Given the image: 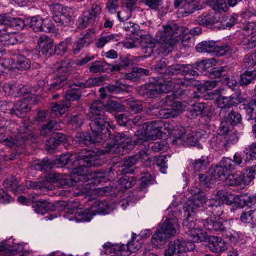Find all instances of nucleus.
Listing matches in <instances>:
<instances>
[{
	"label": "nucleus",
	"mask_w": 256,
	"mask_h": 256,
	"mask_svg": "<svg viewBox=\"0 0 256 256\" xmlns=\"http://www.w3.org/2000/svg\"><path fill=\"white\" fill-rule=\"evenodd\" d=\"M90 120V126L92 133L98 137L100 140H104L108 136L110 140L114 141L105 144L106 150L110 154H119L120 149L124 150V144L130 142L128 134L110 132V126L108 118L104 111V103L101 100L94 102L90 108V112L86 116Z\"/></svg>",
	"instance_id": "f257e3e1"
},
{
	"label": "nucleus",
	"mask_w": 256,
	"mask_h": 256,
	"mask_svg": "<svg viewBox=\"0 0 256 256\" xmlns=\"http://www.w3.org/2000/svg\"><path fill=\"white\" fill-rule=\"evenodd\" d=\"M190 193L192 198L183 206L185 216L187 217L183 222V226L186 232L192 238L189 241L194 244L202 241L206 238V233L200 228L195 216L205 202L206 194L198 187L192 188Z\"/></svg>",
	"instance_id": "f03ea898"
},
{
	"label": "nucleus",
	"mask_w": 256,
	"mask_h": 256,
	"mask_svg": "<svg viewBox=\"0 0 256 256\" xmlns=\"http://www.w3.org/2000/svg\"><path fill=\"white\" fill-rule=\"evenodd\" d=\"M187 78H176L171 80H160L155 82L149 83L142 86L139 90V94L146 98H156L164 93L172 92L176 85L186 87Z\"/></svg>",
	"instance_id": "7ed1b4c3"
},
{
	"label": "nucleus",
	"mask_w": 256,
	"mask_h": 256,
	"mask_svg": "<svg viewBox=\"0 0 256 256\" xmlns=\"http://www.w3.org/2000/svg\"><path fill=\"white\" fill-rule=\"evenodd\" d=\"M182 34V30L178 24L171 23L166 25L160 36V43L158 48L159 54L168 55L172 52L173 48L180 40Z\"/></svg>",
	"instance_id": "20e7f679"
},
{
	"label": "nucleus",
	"mask_w": 256,
	"mask_h": 256,
	"mask_svg": "<svg viewBox=\"0 0 256 256\" xmlns=\"http://www.w3.org/2000/svg\"><path fill=\"white\" fill-rule=\"evenodd\" d=\"M162 126L163 122L161 120L147 122L145 124L144 135H140L137 136L134 140H132V138L128 134L130 142L124 144V150L132 149L135 146L142 145L144 143H148V141L149 140L158 138L160 136Z\"/></svg>",
	"instance_id": "39448f33"
},
{
	"label": "nucleus",
	"mask_w": 256,
	"mask_h": 256,
	"mask_svg": "<svg viewBox=\"0 0 256 256\" xmlns=\"http://www.w3.org/2000/svg\"><path fill=\"white\" fill-rule=\"evenodd\" d=\"M98 151L96 153L90 152L82 160H76V166L73 165L70 168L72 170V172L74 175H77L80 178L78 180L82 181L83 180H86V176L90 174L88 173V168L91 167H98L102 166L104 162L100 158L99 152Z\"/></svg>",
	"instance_id": "423d86ee"
},
{
	"label": "nucleus",
	"mask_w": 256,
	"mask_h": 256,
	"mask_svg": "<svg viewBox=\"0 0 256 256\" xmlns=\"http://www.w3.org/2000/svg\"><path fill=\"white\" fill-rule=\"evenodd\" d=\"M179 228L176 218L166 220L161 228L153 235L152 239L153 244L156 246L163 244L168 238L176 234Z\"/></svg>",
	"instance_id": "0eeeda50"
},
{
	"label": "nucleus",
	"mask_w": 256,
	"mask_h": 256,
	"mask_svg": "<svg viewBox=\"0 0 256 256\" xmlns=\"http://www.w3.org/2000/svg\"><path fill=\"white\" fill-rule=\"evenodd\" d=\"M77 156L68 152L63 154L55 160L54 164L48 158H44L42 161H38L34 166V168L37 170L47 171L54 168V164L58 165L59 167H62L66 165L76 166V160Z\"/></svg>",
	"instance_id": "6e6552de"
},
{
	"label": "nucleus",
	"mask_w": 256,
	"mask_h": 256,
	"mask_svg": "<svg viewBox=\"0 0 256 256\" xmlns=\"http://www.w3.org/2000/svg\"><path fill=\"white\" fill-rule=\"evenodd\" d=\"M82 92L79 88H72L66 91V100L57 103L52 104L51 112L56 116L64 114L71 106V102L78 100L82 96Z\"/></svg>",
	"instance_id": "1a4fd4ad"
},
{
	"label": "nucleus",
	"mask_w": 256,
	"mask_h": 256,
	"mask_svg": "<svg viewBox=\"0 0 256 256\" xmlns=\"http://www.w3.org/2000/svg\"><path fill=\"white\" fill-rule=\"evenodd\" d=\"M50 10L54 20L60 26H68L74 20V12L71 8H63L61 5L57 4L51 6Z\"/></svg>",
	"instance_id": "9d476101"
},
{
	"label": "nucleus",
	"mask_w": 256,
	"mask_h": 256,
	"mask_svg": "<svg viewBox=\"0 0 256 256\" xmlns=\"http://www.w3.org/2000/svg\"><path fill=\"white\" fill-rule=\"evenodd\" d=\"M194 244L190 241L176 239L170 242L165 250V256H185L186 254L195 249Z\"/></svg>",
	"instance_id": "9b49d317"
},
{
	"label": "nucleus",
	"mask_w": 256,
	"mask_h": 256,
	"mask_svg": "<svg viewBox=\"0 0 256 256\" xmlns=\"http://www.w3.org/2000/svg\"><path fill=\"white\" fill-rule=\"evenodd\" d=\"M10 16L6 14H0V42L4 46H14L20 42V36L15 33L8 31V26Z\"/></svg>",
	"instance_id": "f8f14e48"
},
{
	"label": "nucleus",
	"mask_w": 256,
	"mask_h": 256,
	"mask_svg": "<svg viewBox=\"0 0 256 256\" xmlns=\"http://www.w3.org/2000/svg\"><path fill=\"white\" fill-rule=\"evenodd\" d=\"M2 105V110H8L7 112L10 114L12 116H16L18 118H22L25 116L26 114L30 110L32 106L33 105L30 104L28 102L22 100H20L13 106H10V104L12 106L11 102H4Z\"/></svg>",
	"instance_id": "ddd939ff"
},
{
	"label": "nucleus",
	"mask_w": 256,
	"mask_h": 256,
	"mask_svg": "<svg viewBox=\"0 0 256 256\" xmlns=\"http://www.w3.org/2000/svg\"><path fill=\"white\" fill-rule=\"evenodd\" d=\"M234 171H238V170L232 160L224 158L220 164L214 168L212 174L216 179L220 180L222 178H225L227 174Z\"/></svg>",
	"instance_id": "4468645a"
},
{
	"label": "nucleus",
	"mask_w": 256,
	"mask_h": 256,
	"mask_svg": "<svg viewBox=\"0 0 256 256\" xmlns=\"http://www.w3.org/2000/svg\"><path fill=\"white\" fill-rule=\"evenodd\" d=\"M246 101V98H243L240 92H236L230 96H220L218 100V106L221 110L230 108L236 107L240 104Z\"/></svg>",
	"instance_id": "2eb2a0df"
},
{
	"label": "nucleus",
	"mask_w": 256,
	"mask_h": 256,
	"mask_svg": "<svg viewBox=\"0 0 256 256\" xmlns=\"http://www.w3.org/2000/svg\"><path fill=\"white\" fill-rule=\"evenodd\" d=\"M228 224L222 218L211 217L206 220L204 226L208 230L224 234L226 232Z\"/></svg>",
	"instance_id": "dca6fc26"
},
{
	"label": "nucleus",
	"mask_w": 256,
	"mask_h": 256,
	"mask_svg": "<svg viewBox=\"0 0 256 256\" xmlns=\"http://www.w3.org/2000/svg\"><path fill=\"white\" fill-rule=\"evenodd\" d=\"M35 139V136L26 126L20 128V133L14 139V144L18 148H21L20 150H18L16 154L18 155L21 154L23 152V147L29 140H32Z\"/></svg>",
	"instance_id": "f3484780"
},
{
	"label": "nucleus",
	"mask_w": 256,
	"mask_h": 256,
	"mask_svg": "<svg viewBox=\"0 0 256 256\" xmlns=\"http://www.w3.org/2000/svg\"><path fill=\"white\" fill-rule=\"evenodd\" d=\"M101 9L98 5L93 6L90 11L85 12L78 21V27L85 28L94 24L96 18L100 14Z\"/></svg>",
	"instance_id": "a211bd4d"
},
{
	"label": "nucleus",
	"mask_w": 256,
	"mask_h": 256,
	"mask_svg": "<svg viewBox=\"0 0 256 256\" xmlns=\"http://www.w3.org/2000/svg\"><path fill=\"white\" fill-rule=\"evenodd\" d=\"M38 46L39 52L46 58L54 54V40L46 36H42L38 39Z\"/></svg>",
	"instance_id": "6ab92c4d"
},
{
	"label": "nucleus",
	"mask_w": 256,
	"mask_h": 256,
	"mask_svg": "<svg viewBox=\"0 0 256 256\" xmlns=\"http://www.w3.org/2000/svg\"><path fill=\"white\" fill-rule=\"evenodd\" d=\"M16 97H23V100L30 102V104H36L37 102L36 95L32 94L28 86L18 84Z\"/></svg>",
	"instance_id": "aec40b11"
},
{
	"label": "nucleus",
	"mask_w": 256,
	"mask_h": 256,
	"mask_svg": "<svg viewBox=\"0 0 256 256\" xmlns=\"http://www.w3.org/2000/svg\"><path fill=\"white\" fill-rule=\"evenodd\" d=\"M103 247L106 254H112V256H129L128 252L126 250L125 245L107 242Z\"/></svg>",
	"instance_id": "412c9836"
},
{
	"label": "nucleus",
	"mask_w": 256,
	"mask_h": 256,
	"mask_svg": "<svg viewBox=\"0 0 256 256\" xmlns=\"http://www.w3.org/2000/svg\"><path fill=\"white\" fill-rule=\"evenodd\" d=\"M74 140L80 144L88 146L92 144H98L101 143L98 137L92 133H78L74 138Z\"/></svg>",
	"instance_id": "4be33fe9"
},
{
	"label": "nucleus",
	"mask_w": 256,
	"mask_h": 256,
	"mask_svg": "<svg viewBox=\"0 0 256 256\" xmlns=\"http://www.w3.org/2000/svg\"><path fill=\"white\" fill-rule=\"evenodd\" d=\"M220 116L233 126L240 124L242 120L240 114L234 110H226V109L221 110Z\"/></svg>",
	"instance_id": "5701e85b"
},
{
	"label": "nucleus",
	"mask_w": 256,
	"mask_h": 256,
	"mask_svg": "<svg viewBox=\"0 0 256 256\" xmlns=\"http://www.w3.org/2000/svg\"><path fill=\"white\" fill-rule=\"evenodd\" d=\"M208 240V246L212 252L220 253L226 249V244L221 238L210 236Z\"/></svg>",
	"instance_id": "b1692460"
},
{
	"label": "nucleus",
	"mask_w": 256,
	"mask_h": 256,
	"mask_svg": "<svg viewBox=\"0 0 256 256\" xmlns=\"http://www.w3.org/2000/svg\"><path fill=\"white\" fill-rule=\"evenodd\" d=\"M210 108L208 104L204 102H197L192 104V110L190 112V116L192 118H196L200 115L204 116H210Z\"/></svg>",
	"instance_id": "393cba45"
},
{
	"label": "nucleus",
	"mask_w": 256,
	"mask_h": 256,
	"mask_svg": "<svg viewBox=\"0 0 256 256\" xmlns=\"http://www.w3.org/2000/svg\"><path fill=\"white\" fill-rule=\"evenodd\" d=\"M94 204H92L90 206V210L94 216L96 214H107L112 210V206L106 202L96 200Z\"/></svg>",
	"instance_id": "a878e982"
},
{
	"label": "nucleus",
	"mask_w": 256,
	"mask_h": 256,
	"mask_svg": "<svg viewBox=\"0 0 256 256\" xmlns=\"http://www.w3.org/2000/svg\"><path fill=\"white\" fill-rule=\"evenodd\" d=\"M210 146L214 150L222 153L228 152L229 149V144L221 136L212 138Z\"/></svg>",
	"instance_id": "bb28decb"
},
{
	"label": "nucleus",
	"mask_w": 256,
	"mask_h": 256,
	"mask_svg": "<svg viewBox=\"0 0 256 256\" xmlns=\"http://www.w3.org/2000/svg\"><path fill=\"white\" fill-rule=\"evenodd\" d=\"M207 206L208 210L215 216L214 218H220L224 212L222 202V200L218 198L210 200Z\"/></svg>",
	"instance_id": "cd10ccee"
},
{
	"label": "nucleus",
	"mask_w": 256,
	"mask_h": 256,
	"mask_svg": "<svg viewBox=\"0 0 256 256\" xmlns=\"http://www.w3.org/2000/svg\"><path fill=\"white\" fill-rule=\"evenodd\" d=\"M204 66V62H196L194 64H180V73L183 75L190 74L194 76H199L198 71L200 66Z\"/></svg>",
	"instance_id": "c85d7f7f"
},
{
	"label": "nucleus",
	"mask_w": 256,
	"mask_h": 256,
	"mask_svg": "<svg viewBox=\"0 0 256 256\" xmlns=\"http://www.w3.org/2000/svg\"><path fill=\"white\" fill-rule=\"evenodd\" d=\"M32 208L34 211L38 214H44L50 211L54 212L52 203H50L46 200H38L33 205Z\"/></svg>",
	"instance_id": "c756f323"
},
{
	"label": "nucleus",
	"mask_w": 256,
	"mask_h": 256,
	"mask_svg": "<svg viewBox=\"0 0 256 256\" xmlns=\"http://www.w3.org/2000/svg\"><path fill=\"white\" fill-rule=\"evenodd\" d=\"M202 6L197 2H190L189 0H184L181 11L182 16H188L196 10H202Z\"/></svg>",
	"instance_id": "7c9ffc66"
},
{
	"label": "nucleus",
	"mask_w": 256,
	"mask_h": 256,
	"mask_svg": "<svg viewBox=\"0 0 256 256\" xmlns=\"http://www.w3.org/2000/svg\"><path fill=\"white\" fill-rule=\"evenodd\" d=\"M138 162L137 158L135 155L126 156L124 158V164L122 166L120 171L124 174H133L134 170L132 168Z\"/></svg>",
	"instance_id": "2f4dec72"
},
{
	"label": "nucleus",
	"mask_w": 256,
	"mask_h": 256,
	"mask_svg": "<svg viewBox=\"0 0 256 256\" xmlns=\"http://www.w3.org/2000/svg\"><path fill=\"white\" fill-rule=\"evenodd\" d=\"M74 212L76 210L75 220L78 222H89L92 218L94 214L90 210V208H88L84 210H78L76 207L72 208Z\"/></svg>",
	"instance_id": "473e14b6"
},
{
	"label": "nucleus",
	"mask_w": 256,
	"mask_h": 256,
	"mask_svg": "<svg viewBox=\"0 0 256 256\" xmlns=\"http://www.w3.org/2000/svg\"><path fill=\"white\" fill-rule=\"evenodd\" d=\"M218 22L216 15L214 13L204 14L200 16L196 20L198 24L200 26H208L214 25Z\"/></svg>",
	"instance_id": "72a5a7b5"
},
{
	"label": "nucleus",
	"mask_w": 256,
	"mask_h": 256,
	"mask_svg": "<svg viewBox=\"0 0 256 256\" xmlns=\"http://www.w3.org/2000/svg\"><path fill=\"white\" fill-rule=\"evenodd\" d=\"M14 68L21 70H27L30 68L31 62L26 56L18 54V58L14 59Z\"/></svg>",
	"instance_id": "f704fd0d"
},
{
	"label": "nucleus",
	"mask_w": 256,
	"mask_h": 256,
	"mask_svg": "<svg viewBox=\"0 0 256 256\" xmlns=\"http://www.w3.org/2000/svg\"><path fill=\"white\" fill-rule=\"evenodd\" d=\"M208 164V158L206 156H202L200 159L192 160L190 164V168L194 172H200L205 170Z\"/></svg>",
	"instance_id": "c9c22d12"
},
{
	"label": "nucleus",
	"mask_w": 256,
	"mask_h": 256,
	"mask_svg": "<svg viewBox=\"0 0 256 256\" xmlns=\"http://www.w3.org/2000/svg\"><path fill=\"white\" fill-rule=\"evenodd\" d=\"M84 180V182L82 184H80L78 185V192H76V194L78 196L90 194L91 193V191L95 189V184L93 182L88 180Z\"/></svg>",
	"instance_id": "e433bc0d"
},
{
	"label": "nucleus",
	"mask_w": 256,
	"mask_h": 256,
	"mask_svg": "<svg viewBox=\"0 0 256 256\" xmlns=\"http://www.w3.org/2000/svg\"><path fill=\"white\" fill-rule=\"evenodd\" d=\"M118 182L120 186L118 191L121 190L122 192H124L136 184V178L134 176L130 177L125 175L120 178Z\"/></svg>",
	"instance_id": "4c0bfd02"
},
{
	"label": "nucleus",
	"mask_w": 256,
	"mask_h": 256,
	"mask_svg": "<svg viewBox=\"0 0 256 256\" xmlns=\"http://www.w3.org/2000/svg\"><path fill=\"white\" fill-rule=\"evenodd\" d=\"M240 46L246 52L256 47V34L253 36H243L240 39Z\"/></svg>",
	"instance_id": "58836bf2"
},
{
	"label": "nucleus",
	"mask_w": 256,
	"mask_h": 256,
	"mask_svg": "<svg viewBox=\"0 0 256 256\" xmlns=\"http://www.w3.org/2000/svg\"><path fill=\"white\" fill-rule=\"evenodd\" d=\"M216 42L214 41H204L199 44L196 48L199 52L214 53Z\"/></svg>",
	"instance_id": "ea45409f"
},
{
	"label": "nucleus",
	"mask_w": 256,
	"mask_h": 256,
	"mask_svg": "<svg viewBox=\"0 0 256 256\" xmlns=\"http://www.w3.org/2000/svg\"><path fill=\"white\" fill-rule=\"evenodd\" d=\"M256 172V166H252L242 171L240 174L244 185H249L254 180Z\"/></svg>",
	"instance_id": "a19ab883"
},
{
	"label": "nucleus",
	"mask_w": 256,
	"mask_h": 256,
	"mask_svg": "<svg viewBox=\"0 0 256 256\" xmlns=\"http://www.w3.org/2000/svg\"><path fill=\"white\" fill-rule=\"evenodd\" d=\"M74 65L73 62L70 60H66L62 61L60 63L56 64L55 68H56L60 72L70 74L74 70Z\"/></svg>",
	"instance_id": "79ce46f5"
},
{
	"label": "nucleus",
	"mask_w": 256,
	"mask_h": 256,
	"mask_svg": "<svg viewBox=\"0 0 256 256\" xmlns=\"http://www.w3.org/2000/svg\"><path fill=\"white\" fill-rule=\"evenodd\" d=\"M129 88L126 84H123L122 82H117L114 84H110L108 86L104 87L103 90L108 92L109 94H117L121 92H127Z\"/></svg>",
	"instance_id": "37998d69"
},
{
	"label": "nucleus",
	"mask_w": 256,
	"mask_h": 256,
	"mask_svg": "<svg viewBox=\"0 0 256 256\" xmlns=\"http://www.w3.org/2000/svg\"><path fill=\"white\" fill-rule=\"evenodd\" d=\"M256 80V69L252 70H246L240 76V84L242 86H248Z\"/></svg>",
	"instance_id": "c03bdc74"
},
{
	"label": "nucleus",
	"mask_w": 256,
	"mask_h": 256,
	"mask_svg": "<svg viewBox=\"0 0 256 256\" xmlns=\"http://www.w3.org/2000/svg\"><path fill=\"white\" fill-rule=\"evenodd\" d=\"M89 36L88 33L86 34L82 38H80L72 46V51L74 54H78L84 48L90 46V40L88 38Z\"/></svg>",
	"instance_id": "a18cd8bd"
},
{
	"label": "nucleus",
	"mask_w": 256,
	"mask_h": 256,
	"mask_svg": "<svg viewBox=\"0 0 256 256\" xmlns=\"http://www.w3.org/2000/svg\"><path fill=\"white\" fill-rule=\"evenodd\" d=\"M85 116L82 114L72 115L70 117L68 124L74 130L80 128L84 123Z\"/></svg>",
	"instance_id": "49530a36"
},
{
	"label": "nucleus",
	"mask_w": 256,
	"mask_h": 256,
	"mask_svg": "<svg viewBox=\"0 0 256 256\" xmlns=\"http://www.w3.org/2000/svg\"><path fill=\"white\" fill-rule=\"evenodd\" d=\"M208 3L213 10L219 12H226L228 10L224 0H208Z\"/></svg>",
	"instance_id": "de8ad7c7"
},
{
	"label": "nucleus",
	"mask_w": 256,
	"mask_h": 256,
	"mask_svg": "<svg viewBox=\"0 0 256 256\" xmlns=\"http://www.w3.org/2000/svg\"><path fill=\"white\" fill-rule=\"evenodd\" d=\"M204 132H192L191 134H186V142L190 144L191 146H194L200 140L204 138L206 134H204Z\"/></svg>",
	"instance_id": "09e8293b"
},
{
	"label": "nucleus",
	"mask_w": 256,
	"mask_h": 256,
	"mask_svg": "<svg viewBox=\"0 0 256 256\" xmlns=\"http://www.w3.org/2000/svg\"><path fill=\"white\" fill-rule=\"evenodd\" d=\"M144 146L148 148L149 150H152L154 152H164L168 148V144L166 141L160 140L156 142H150L146 145V143H144Z\"/></svg>",
	"instance_id": "8fccbe9b"
},
{
	"label": "nucleus",
	"mask_w": 256,
	"mask_h": 256,
	"mask_svg": "<svg viewBox=\"0 0 256 256\" xmlns=\"http://www.w3.org/2000/svg\"><path fill=\"white\" fill-rule=\"evenodd\" d=\"M106 110L109 112H122L125 110L124 106L121 104L114 100H110L107 102L106 104H104V111Z\"/></svg>",
	"instance_id": "3c124183"
},
{
	"label": "nucleus",
	"mask_w": 256,
	"mask_h": 256,
	"mask_svg": "<svg viewBox=\"0 0 256 256\" xmlns=\"http://www.w3.org/2000/svg\"><path fill=\"white\" fill-rule=\"evenodd\" d=\"M180 74H181L180 64L172 65L166 69L163 80H171L172 78H174L173 77Z\"/></svg>",
	"instance_id": "603ef678"
},
{
	"label": "nucleus",
	"mask_w": 256,
	"mask_h": 256,
	"mask_svg": "<svg viewBox=\"0 0 256 256\" xmlns=\"http://www.w3.org/2000/svg\"><path fill=\"white\" fill-rule=\"evenodd\" d=\"M106 175L105 170H100L90 172L86 178V180L93 182L96 185L97 182H100L102 179H104Z\"/></svg>",
	"instance_id": "864d4df0"
},
{
	"label": "nucleus",
	"mask_w": 256,
	"mask_h": 256,
	"mask_svg": "<svg viewBox=\"0 0 256 256\" xmlns=\"http://www.w3.org/2000/svg\"><path fill=\"white\" fill-rule=\"evenodd\" d=\"M43 23L44 20L40 16H34L31 18L29 26L35 32H43Z\"/></svg>",
	"instance_id": "5fc2aeb1"
},
{
	"label": "nucleus",
	"mask_w": 256,
	"mask_h": 256,
	"mask_svg": "<svg viewBox=\"0 0 256 256\" xmlns=\"http://www.w3.org/2000/svg\"><path fill=\"white\" fill-rule=\"evenodd\" d=\"M71 38H68L54 47V54L63 56L66 52L68 47L71 45Z\"/></svg>",
	"instance_id": "6e6d98bb"
},
{
	"label": "nucleus",
	"mask_w": 256,
	"mask_h": 256,
	"mask_svg": "<svg viewBox=\"0 0 256 256\" xmlns=\"http://www.w3.org/2000/svg\"><path fill=\"white\" fill-rule=\"evenodd\" d=\"M246 117L248 120H252L256 118V104L250 100L244 106Z\"/></svg>",
	"instance_id": "4d7b16f0"
},
{
	"label": "nucleus",
	"mask_w": 256,
	"mask_h": 256,
	"mask_svg": "<svg viewBox=\"0 0 256 256\" xmlns=\"http://www.w3.org/2000/svg\"><path fill=\"white\" fill-rule=\"evenodd\" d=\"M180 112L174 108L162 109L159 111V116L160 118L168 119L177 117Z\"/></svg>",
	"instance_id": "13d9d810"
},
{
	"label": "nucleus",
	"mask_w": 256,
	"mask_h": 256,
	"mask_svg": "<svg viewBox=\"0 0 256 256\" xmlns=\"http://www.w3.org/2000/svg\"><path fill=\"white\" fill-rule=\"evenodd\" d=\"M120 62L118 64L110 65V68L113 71H120L132 64V60L127 57L120 58Z\"/></svg>",
	"instance_id": "bf43d9fd"
},
{
	"label": "nucleus",
	"mask_w": 256,
	"mask_h": 256,
	"mask_svg": "<svg viewBox=\"0 0 256 256\" xmlns=\"http://www.w3.org/2000/svg\"><path fill=\"white\" fill-rule=\"evenodd\" d=\"M26 23L24 20L21 18H15L10 16L8 26L12 29L16 30H22L26 26Z\"/></svg>",
	"instance_id": "052dcab7"
},
{
	"label": "nucleus",
	"mask_w": 256,
	"mask_h": 256,
	"mask_svg": "<svg viewBox=\"0 0 256 256\" xmlns=\"http://www.w3.org/2000/svg\"><path fill=\"white\" fill-rule=\"evenodd\" d=\"M216 196L218 197V199L222 200L223 205L224 204L231 205L233 203H236L238 202V201L241 200L240 198L238 196H234L232 200H230V198H228V194L223 191H218L217 192Z\"/></svg>",
	"instance_id": "680f3d73"
},
{
	"label": "nucleus",
	"mask_w": 256,
	"mask_h": 256,
	"mask_svg": "<svg viewBox=\"0 0 256 256\" xmlns=\"http://www.w3.org/2000/svg\"><path fill=\"white\" fill-rule=\"evenodd\" d=\"M226 180V184L230 186L243 185L241 175L236 174H229Z\"/></svg>",
	"instance_id": "e2e57ef3"
},
{
	"label": "nucleus",
	"mask_w": 256,
	"mask_h": 256,
	"mask_svg": "<svg viewBox=\"0 0 256 256\" xmlns=\"http://www.w3.org/2000/svg\"><path fill=\"white\" fill-rule=\"evenodd\" d=\"M27 186L28 188H32L35 190L44 189L52 190L53 188V186L52 184L45 182H30V184H28Z\"/></svg>",
	"instance_id": "0e129e2a"
},
{
	"label": "nucleus",
	"mask_w": 256,
	"mask_h": 256,
	"mask_svg": "<svg viewBox=\"0 0 256 256\" xmlns=\"http://www.w3.org/2000/svg\"><path fill=\"white\" fill-rule=\"evenodd\" d=\"M152 177L148 172L144 173L141 178V182L138 188V191H145L150 184H152Z\"/></svg>",
	"instance_id": "69168bd1"
},
{
	"label": "nucleus",
	"mask_w": 256,
	"mask_h": 256,
	"mask_svg": "<svg viewBox=\"0 0 256 256\" xmlns=\"http://www.w3.org/2000/svg\"><path fill=\"white\" fill-rule=\"evenodd\" d=\"M246 156L245 161L248 162L256 158V142L253 143L244 151Z\"/></svg>",
	"instance_id": "338daca9"
},
{
	"label": "nucleus",
	"mask_w": 256,
	"mask_h": 256,
	"mask_svg": "<svg viewBox=\"0 0 256 256\" xmlns=\"http://www.w3.org/2000/svg\"><path fill=\"white\" fill-rule=\"evenodd\" d=\"M18 182L15 177L6 179L4 182V186L8 190L16 192L18 188Z\"/></svg>",
	"instance_id": "774afa93"
}]
</instances>
